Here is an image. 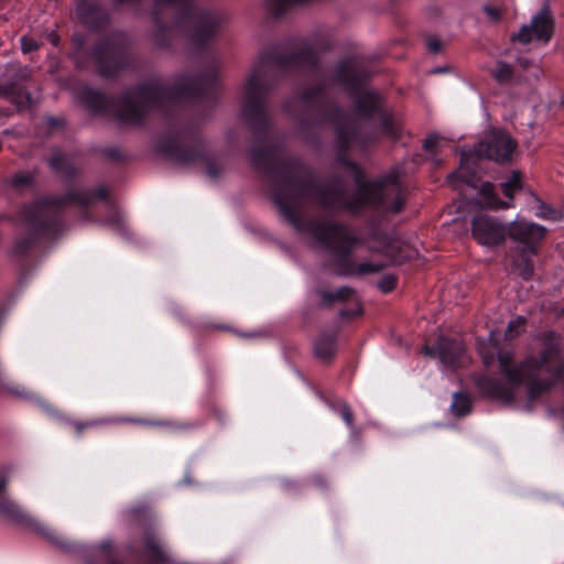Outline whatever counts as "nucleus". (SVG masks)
Returning a JSON list of instances; mask_svg holds the SVG:
<instances>
[{
    "label": "nucleus",
    "instance_id": "nucleus-8",
    "mask_svg": "<svg viewBox=\"0 0 564 564\" xmlns=\"http://www.w3.org/2000/svg\"><path fill=\"white\" fill-rule=\"evenodd\" d=\"M154 148L158 154L180 165L204 162L205 172L213 180L224 172L219 163L208 158L204 140L192 126L166 129L155 138Z\"/></svg>",
    "mask_w": 564,
    "mask_h": 564
},
{
    "label": "nucleus",
    "instance_id": "nucleus-43",
    "mask_svg": "<svg viewBox=\"0 0 564 564\" xmlns=\"http://www.w3.org/2000/svg\"><path fill=\"white\" fill-rule=\"evenodd\" d=\"M4 389L8 393H10L11 395L17 397V398L29 399L32 397L31 393H29L28 391H25L23 388H21L19 386L8 384L4 387Z\"/></svg>",
    "mask_w": 564,
    "mask_h": 564
},
{
    "label": "nucleus",
    "instance_id": "nucleus-40",
    "mask_svg": "<svg viewBox=\"0 0 564 564\" xmlns=\"http://www.w3.org/2000/svg\"><path fill=\"white\" fill-rule=\"evenodd\" d=\"M339 314L343 319H354L362 314V308L359 304H356L352 307L340 310Z\"/></svg>",
    "mask_w": 564,
    "mask_h": 564
},
{
    "label": "nucleus",
    "instance_id": "nucleus-28",
    "mask_svg": "<svg viewBox=\"0 0 564 564\" xmlns=\"http://www.w3.org/2000/svg\"><path fill=\"white\" fill-rule=\"evenodd\" d=\"M206 328L224 332V333L230 334L235 337L243 338V339L253 337L252 333L240 332L234 325L226 324V323H216V322L208 323L206 325Z\"/></svg>",
    "mask_w": 564,
    "mask_h": 564
},
{
    "label": "nucleus",
    "instance_id": "nucleus-16",
    "mask_svg": "<svg viewBox=\"0 0 564 564\" xmlns=\"http://www.w3.org/2000/svg\"><path fill=\"white\" fill-rule=\"evenodd\" d=\"M352 98V112L361 122H369L375 119L381 107V100L377 93L371 90H359L350 93Z\"/></svg>",
    "mask_w": 564,
    "mask_h": 564
},
{
    "label": "nucleus",
    "instance_id": "nucleus-32",
    "mask_svg": "<svg viewBox=\"0 0 564 564\" xmlns=\"http://www.w3.org/2000/svg\"><path fill=\"white\" fill-rule=\"evenodd\" d=\"M329 406L340 414L347 426L354 427V414L349 405L345 401H337L329 404Z\"/></svg>",
    "mask_w": 564,
    "mask_h": 564
},
{
    "label": "nucleus",
    "instance_id": "nucleus-54",
    "mask_svg": "<svg viewBox=\"0 0 564 564\" xmlns=\"http://www.w3.org/2000/svg\"><path fill=\"white\" fill-rule=\"evenodd\" d=\"M562 313L564 314V308H563V312H562Z\"/></svg>",
    "mask_w": 564,
    "mask_h": 564
},
{
    "label": "nucleus",
    "instance_id": "nucleus-22",
    "mask_svg": "<svg viewBox=\"0 0 564 564\" xmlns=\"http://www.w3.org/2000/svg\"><path fill=\"white\" fill-rule=\"evenodd\" d=\"M37 171H18L9 178V185L17 192L33 191L36 187Z\"/></svg>",
    "mask_w": 564,
    "mask_h": 564
},
{
    "label": "nucleus",
    "instance_id": "nucleus-37",
    "mask_svg": "<svg viewBox=\"0 0 564 564\" xmlns=\"http://www.w3.org/2000/svg\"><path fill=\"white\" fill-rule=\"evenodd\" d=\"M543 341L546 345V348L542 352H560L557 350L558 337L555 332H544Z\"/></svg>",
    "mask_w": 564,
    "mask_h": 564
},
{
    "label": "nucleus",
    "instance_id": "nucleus-15",
    "mask_svg": "<svg viewBox=\"0 0 564 564\" xmlns=\"http://www.w3.org/2000/svg\"><path fill=\"white\" fill-rule=\"evenodd\" d=\"M76 15L86 28L100 32L109 22L110 14L99 0H77Z\"/></svg>",
    "mask_w": 564,
    "mask_h": 564
},
{
    "label": "nucleus",
    "instance_id": "nucleus-46",
    "mask_svg": "<svg viewBox=\"0 0 564 564\" xmlns=\"http://www.w3.org/2000/svg\"><path fill=\"white\" fill-rule=\"evenodd\" d=\"M106 155L115 161H119L122 159V153L119 149L116 148H109L106 150Z\"/></svg>",
    "mask_w": 564,
    "mask_h": 564
},
{
    "label": "nucleus",
    "instance_id": "nucleus-4",
    "mask_svg": "<svg viewBox=\"0 0 564 564\" xmlns=\"http://www.w3.org/2000/svg\"><path fill=\"white\" fill-rule=\"evenodd\" d=\"M482 361L488 369L497 365L505 382L478 375L477 387L505 403L514 401L522 386L528 398L535 400L564 377V355H484Z\"/></svg>",
    "mask_w": 564,
    "mask_h": 564
},
{
    "label": "nucleus",
    "instance_id": "nucleus-42",
    "mask_svg": "<svg viewBox=\"0 0 564 564\" xmlns=\"http://www.w3.org/2000/svg\"><path fill=\"white\" fill-rule=\"evenodd\" d=\"M429 51L433 54H438L442 51L443 44L441 40L434 35H429L425 39Z\"/></svg>",
    "mask_w": 564,
    "mask_h": 564
},
{
    "label": "nucleus",
    "instance_id": "nucleus-11",
    "mask_svg": "<svg viewBox=\"0 0 564 564\" xmlns=\"http://www.w3.org/2000/svg\"><path fill=\"white\" fill-rule=\"evenodd\" d=\"M499 186L505 199L500 198L492 183L484 182L481 184L479 196L484 207L494 210H505L514 207V196L523 188L522 173L518 170L512 171Z\"/></svg>",
    "mask_w": 564,
    "mask_h": 564
},
{
    "label": "nucleus",
    "instance_id": "nucleus-51",
    "mask_svg": "<svg viewBox=\"0 0 564 564\" xmlns=\"http://www.w3.org/2000/svg\"><path fill=\"white\" fill-rule=\"evenodd\" d=\"M322 356H323V357H325L326 361H328V357H329V355L324 354V355H322Z\"/></svg>",
    "mask_w": 564,
    "mask_h": 564
},
{
    "label": "nucleus",
    "instance_id": "nucleus-36",
    "mask_svg": "<svg viewBox=\"0 0 564 564\" xmlns=\"http://www.w3.org/2000/svg\"><path fill=\"white\" fill-rule=\"evenodd\" d=\"M397 283L398 278L394 274H386L378 282V288L382 293L388 294L397 288Z\"/></svg>",
    "mask_w": 564,
    "mask_h": 564
},
{
    "label": "nucleus",
    "instance_id": "nucleus-47",
    "mask_svg": "<svg viewBox=\"0 0 564 564\" xmlns=\"http://www.w3.org/2000/svg\"><path fill=\"white\" fill-rule=\"evenodd\" d=\"M94 422H87V423H75L74 426L78 433H80L85 427L94 425Z\"/></svg>",
    "mask_w": 564,
    "mask_h": 564
},
{
    "label": "nucleus",
    "instance_id": "nucleus-27",
    "mask_svg": "<svg viewBox=\"0 0 564 564\" xmlns=\"http://www.w3.org/2000/svg\"><path fill=\"white\" fill-rule=\"evenodd\" d=\"M378 120L380 131L391 138L398 137V128L392 117L382 108L375 117Z\"/></svg>",
    "mask_w": 564,
    "mask_h": 564
},
{
    "label": "nucleus",
    "instance_id": "nucleus-41",
    "mask_svg": "<svg viewBox=\"0 0 564 564\" xmlns=\"http://www.w3.org/2000/svg\"><path fill=\"white\" fill-rule=\"evenodd\" d=\"M482 10L487 14L488 19L494 23H498L502 18L501 10L494 6L485 4Z\"/></svg>",
    "mask_w": 564,
    "mask_h": 564
},
{
    "label": "nucleus",
    "instance_id": "nucleus-30",
    "mask_svg": "<svg viewBox=\"0 0 564 564\" xmlns=\"http://www.w3.org/2000/svg\"><path fill=\"white\" fill-rule=\"evenodd\" d=\"M452 410L456 416L466 415L470 411V400L463 393H455L453 397Z\"/></svg>",
    "mask_w": 564,
    "mask_h": 564
},
{
    "label": "nucleus",
    "instance_id": "nucleus-34",
    "mask_svg": "<svg viewBox=\"0 0 564 564\" xmlns=\"http://www.w3.org/2000/svg\"><path fill=\"white\" fill-rule=\"evenodd\" d=\"M43 124L46 129V133L51 134L54 131L63 129L66 126V120L63 117L48 115L43 118Z\"/></svg>",
    "mask_w": 564,
    "mask_h": 564
},
{
    "label": "nucleus",
    "instance_id": "nucleus-53",
    "mask_svg": "<svg viewBox=\"0 0 564 564\" xmlns=\"http://www.w3.org/2000/svg\"><path fill=\"white\" fill-rule=\"evenodd\" d=\"M562 106L564 107V99L562 100Z\"/></svg>",
    "mask_w": 564,
    "mask_h": 564
},
{
    "label": "nucleus",
    "instance_id": "nucleus-18",
    "mask_svg": "<svg viewBox=\"0 0 564 564\" xmlns=\"http://www.w3.org/2000/svg\"><path fill=\"white\" fill-rule=\"evenodd\" d=\"M538 253H532L525 249L514 248L511 257V271L524 281H530L534 275L533 258Z\"/></svg>",
    "mask_w": 564,
    "mask_h": 564
},
{
    "label": "nucleus",
    "instance_id": "nucleus-49",
    "mask_svg": "<svg viewBox=\"0 0 564 564\" xmlns=\"http://www.w3.org/2000/svg\"><path fill=\"white\" fill-rule=\"evenodd\" d=\"M445 70H446L445 68L438 67V68L433 69L432 73L433 74H442V73H445Z\"/></svg>",
    "mask_w": 564,
    "mask_h": 564
},
{
    "label": "nucleus",
    "instance_id": "nucleus-5",
    "mask_svg": "<svg viewBox=\"0 0 564 564\" xmlns=\"http://www.w3.org/2000/svg\"><path fill=\"white\" fill-rule=\"evenodd\" d=\"M285 111L293 117L304 130L332 123L335 132L337 160L346 167V160L351 148L366 150L377 143L379 135L376 129L365 131L361 122L349 118L341 107L327 94L325 82L307 86L289 98L284 104Z\"/></svg>",
    "mask_w": 564,
    "mask_h": 564
},
{
    "label": "nucleus",
    "instance_id": "nucleus-24",
    "mask_svg": "<svg viewBox=\"0 0 564 564\" xmlns=\"http://www.w3.org/2000/svg\"><path fill=\"white\" fill-rule=\"evenodd\" d=\"M421 352H466V348L462 346V343L457 338L440 335L436 350L424 345Z\"/></svg>",
    "mask_w": 564,
    "mask_h": 564
},
{
    "label": "nucleus",
    "instance_id": "nucleus-6",
    "mask_svg": "<svg viewBox=\"0 0 564 564\" xmlns=\"http://www.w3.org/2000/svg\"><path fill=\"white\" fill-rule=\"evenodd\" d=\"M166 7L178 11L174 25L184 29L189 42L198 53H204L209 42L217 35L220 17L210 9L195 7L194 0H153L151 19L154 23L153 42L160 48L171 46V26L164 21Z\"/></svg>",
    "mask_w": 564,
    "mask_h": 564
},
{
    "label": "nucleus",
    "instance_id": "nucleus-14",
    "mask_svg": "<svg viewBox=\"0 0 564 564\" xmlns=\"http://www.w3.org/2000/svg\"><path fill=\"white\" fill-rule=\"evenodd\" d=\"M553 32L554 20L549 9L543 8L533 17L530 24L522 25L517 34L511 35V41L522 44H529L533 40L547 43L552 39Z\"/></svg>",
    "mask_w": 564,
    "mask_h": 564
},
{
    "label": "nucleus",
    "instance_id": "nucleus-50",
    "mask_svg": "<svg viewBox=\"0 0 564 564\" xmlns=\"http://www.w3.org/2000/svg\"><path fill=\"white\" fill-rule=\"evenodd\" d=\"M100 549H102V550H105V551H106V550H108V549H110V543H109V542H105V543H102V544L100 545Z\"/></svg>",
    "mask_w": 564,
    "mask_h": 564
},
{
    "label": "nucleus",
    "instance_id": "nucleus-10",
    "mask_svg": "<svg viewBox=\"0 0 564 564\" xmlns=\"http://www.w3.org/2000/svg\"><path fill=\"white\" fill-rule=\"evenodd\" d=\"M8 480L6 477L0 476V517L15 523L26 524L34 528L46 536L52 543L64 550H70L74 543L66 540L57 531L46 528L34 520L28 512H25L15 501H13L7 494Z\"/></svg>",
    "mask_w": 564,
    "mask_h": 564
},
{
    "label": "nucleus",
    "instance_id": "nucleus-9",
    "mask_svg": "<svg viewBox=\"0 0 564 564\" xmlns=\"http://www.w3.org/2000/svg\"><path fill=\"white\" fill-rule=\"evenodd\" d=\"M516 149L517 142L508 132L499 129L491 130L474 148V151H463L460 153L459 166L448 175V183L457 185L460 182L470 187H476L480 180L479 163L481 159L507 163L512 160Z\"/></svg>",
    "mask_w": 564,
    "mask_h": 564
},
{
    "label": "nucleus",
    "instance_id": "nucleus-13",
    "mask_svg": "<svg viewBox=\"0 0 564 564\" xmlns=\"http://www.w3.org/2000/svg\"><path fill=\"white\" fill-rule=\"evenodd\" d=\"M546 228L536 223L524 219L513 220L508 224V237L519 246L532 253H539V248L546 236Z\"/></svg>",
    "mask_w": 564,
    "mask_h": 564
},
{
    "label": "nucleus",
    "instance_id": "nucleus-21",
    "mask_svg": "<svg viewBox=\"0 0 564 564\" xmlns=\"http://www.w3.org/2000/svg\"><path fill=\"white\" fill-rule=\"evenodd\" d=\"M78 98L94 113L101 115L108 110L109 98L93 87L86 86L82 88Z\"/></svg>",
    "mask_w": 564,
    "mask_h": 564
},
{
    "label": "nucleus",
    "instance_id": "nucleus-26",
    "mask_svg": "<svg viewBox=\"0 0 564 564\" xmlns=\"http://www.w3.org/2000/svg\"><path fill=\"white\" fill-rule=\"evenodd\" d=\"M534 200L536 203L535 206V216L545 219V220H560L561 219V212L554 208L553 206L546 204L541 198L534 195Z\"/></svg>",
    "mask_w": 564,
    "mask_h": 564
},
{
    "label": "nucleus",
    "instance_id": "nucleus-12",
    "mask_svg": "<svg viewBox=\"0 0 564 564\" xmlns=\"http://www.w3.org/2000/svg\"><path fill=\"white\" fill-rule=\"evenodd\" d=\"M471 236L481 246L496 248L508 237V224L489 215L479 214L471 219Z\"/></svg>",
    "mask_w": 564,
    "mask_h": 564
},
{
    "label": "nucleus",
    "instance_id": "nucleus-52",
    "mask_svg": "<svg viewBox=\"0 0 564 564\" xmlns=\"http://www.w3.org/2000/svg\"><path fill=\"white\" fill-rule=\"evenodd\" d=\"M109 564H118V563H116V562H110Z\"/></svg>",
    "mask_w": 564,
    "mask_h": 564
},
{
    "label": "nucleus",
    "instance_id": "nucleus-35",
    "mask_svg": "<svg viewBox=\"0 0 564 564\" xmlns=\"http://www.w3.org/2000/svg\"><path fill=\"white\" fill-rule=\"evenodd\" d=\"M41 39L45 40L50 44H52L54 47L59 48L61 47V35L57 32V29L52 28H44L40 32Z\"/></svg>",
    "mask_w": 564,
    "mask_h": 564
},
{
    "label": "nucleus",
    "instance_id": "nucleus-1",
    "mask_svg": "<svg viewBox=\"0 0 564 564\" xmlns=\"http://www.w3.org/2000/svg\"><path fill=\"white\" fill-rule=\"evenodd\" d=\"M321 70L316 48L305 42L294 51L283 52L280 44L264 47L247 78L241 107L242 119L254 137L256 144L247 150L251 167L269 187L270 197L279 213L299 232L311 235L333 257L328 265L341 276H361L381 272L382 262L356 264L352 252L358 238L347 225L337 220H316L304 217L310 200L327 214L346 210L358 214L370 208L380 215L399 214L405 205L401 170L397 166L376 180H367L365 171L352 160H346L356 193L347 197L339 185L326 186L317 181L311 167L300 158L278 159L275 145H263L270 131L269 97L289 72L316 75Z\"/></svg>",
    "mask_w": 564,
    "mask_h": 564
},
{
    "label": "nucleus",
    "instance_id": "nucleus-48",
    "mask_svg": "<svg viewBox=\"0 0 564 564\" xmlns=\"http://www.w3.org/2000/svg\"><path fill=\"white\" fill-rule=\"evenodd\" d=\"M314 481L316 485H319V486H324L325 485V480L322 476H315L314 477Z\"/></svg>",
    "mask_w": 564,
    "mask_h": 564
},
{
    "label": "nucleus",
    "instance_id": "nucleus-33",
    "mask_svg": "<svg viewBox=\"0 0 564 564\" xmlns=\"http://www.w3.org/2000/svg\"><path fill=\"white\" fill-rule=\"evenodd\" d=\"M335 343L334 333H322L313 352H332L333 345Z\"/></svg>",
    "mask_w": 564,
    "mask_h": 564
},
{
    "label": "nucleus",
    "instance_id": "nucleus-45",
    "mask_svg": "<svg viewBox=\"0 0 564 564\" xmlns=\"http://www.w3.org/2000/svg\"><path fill=\"white\" fill-rule=\"evenodd\" d=\"M112 1L118 7L129 6V7H133V8H139L142 2V0H112Z\"/></svg>",
    "mask_w": 564,
    "mask_h": 564
},
{
    "label": "nucleus",
    "instance_id": "nucleus-19",
    "mask_svg": "<svg viewBox=\"0 0 564 564\" xmlns=\"http://www.w3.org/2000/svg\"><path fill=\"white\" fill-rule=\"evenodd\" d=\"M335 80L350 93H357L362 86L361 75L351 68L349 61H340L334 69Z\"/></svg>",
    "mask_w": 564,
    "mask_h": 564
},
{
    "label": "nucleus",
    "instance_id": "nucleus-7",
    "mask_svg": "<svg viewBox=\"0 0 564 564\" xmlns=\"http://www.w3.org/2000/svg\"><path fill=\"white\" fill-rule=\"evenodd\" d=\"M70 46V57L76 68L86 70L93 65L96 74L102 78L115 79L132 65L131 46L120 33L108 34L91 47L87 45L85 35L74 33Z\"/></svg>",
    "mask_w": 564,
    "mask_h": 564
},
{
    "label": "nucleus",
    "instance_id": "nucleus-44",
    "mask_svg": "<svg viewBox=\"0 0 564 564\" xmlns=\"http://www.w3.org/2000/svg\"><path fill=\"white\" fill-rule=\"evenodd\" d=\"M440 357H441L442 364H444L447 367L455 368V362H456V359L459 357V355L446 354V355H440Z\"/></svg>",
    "mask_w": 564,
    "mask_h": 564
},
{
    "label": "nucleus",
    "instance_id": "nucleus-2",
    "mask_svg": "<svg viewBox=\"0 0 564 564\" xmlns=\"http://www.w3.org/2000/svg\"><path fill=\"white\" fill-rule=\"evenodd\" d=\"M68 205L79 208L80 219L108 226L124 239L130 237L123 213L111 199L109 189L104 185L96 188L69 186L62 195L43 196L24 205L19 212L23 231L15 239L11 253L22 278L31 269L33 252L42 243L56 239L65 230V209Z\"/></svg>",
    "mask_w": 564,
    "mask_h": 564
},
{
    "label": "nucleus",
    "instance_id": "nucleus-20",
    "mask_svg": "<svg viewBox=\"0 0 564 564\" xmlns=\"http://www.w3.org/2000/svg\"><path fill=\"white\" fill-rule=\"evenodd\" d=\"M0 94L11 104L15 105L18 110L30 109L33 106V99L30 91L18 83L0 85Z\"/></svg>",
    "mask_w": 564,
    "mask_h": 564
},
{
    "label": "nucleus",
    "instance_id": "nucleus-29",
    "mask_svg": "<svg viewBox=\"0 0 564 564\" xmlns=\"http://www.w3.org/2000/svg\"><path fill=\"white\" fill-rule=\"evenodd\" d=\"M527 318L518 316L511 319L507 326L505 337L508 340H512L525 330Z\"/></svg>",
    "mask_w": 564,
    "mask_h": 564
},
{
    "label": "nucleus",
    "instance_id": "nucleus-17",
    "mask_svg": "<svg viewBox=\"0 0 564 564\" xmlns=\"http://www.w3.org/2000/svg\"><path fill=\"white\" fill-rule=\"evenodd\" d=\"M48 166L67 185H72L78 176V169L63 152H54L48 159Z\"/></svg>",
    "mask_w": 564,
    "mask_h": 564
},
{
    "label": "nucleus",
    "instance_id": "nucleus-23",
    "mask_svg": "<svg viewBox=\"0 0 564 564\" xmlns=\"http://www.w3.org/2000/svg\"><path fill=\"white\" fill-rule=\"evenodd\" d=\"M144 555L153 564H162L169 561L158 536L154 534L144 536Z\"/></svg>",
    "mask_w": 564,
    "mask_h": 564
},
{
    "label": "nucleus",
    "instance_id": "nucleus-39",
    "mask_svg": "<svg viewBox=\"0 0 564 564\" xmlns=\"http://www.w3.org/2000/svg\"><path fill=\"white\" fill-rule=\"evenodd\" d=\"M438 137L436 134L429 135L423 142L424 151L431 154H437Z\"/></svg>",
    "mask_w": 564,
    "mask_h": 564
},
{
    "label": "nucleus",
    "instance_id": "nucleus-3",
    "mask_svg": "<svg viewBox=\"0 0 564 564\" xmlns=\"http://www.w3.org/2000/svg\"><path fill=\"white\" fill-rule=\"evenodd\" d=\"M219 65L212 57L198 73L183 74L173 84L160 78L139 83L113 100L115 116L123 123L143 127L152 111L166 112L184 101L213 105L218 94Z\"/></svg>",
    "mask_w": 564,
    "mask_h": 564
},
{
    "label": "nucleus",
    "instance_id": "nucleus-25",
    "mask_svg": "<svg viewBox=\"0 0 564 564\" xmlns=\"http://www.w3.org/2000/svg\"><path fill=\"white\" fill-rule=\"evenodd\" d=\"M322 301V306H332L334 303H340L349 300L354 290L349 286H340L335 291L317 290Z\"/></svg>",
    "mask_w": 564,
    "mask_h": 564
},
{
    "label": "nucleus",
    "instance_id": "nucleus-31",
    "mask_svg": "<svg viewBox=\"0 0 564 564\" xmlns=\"http://www.w3.org/2000/svg\"><path fill=\"white\" fill-rule=\"evenodd\" d=\"M491 75L497 82L501 84L508 83L512 79L513 68L511 65L505 62H498L496 67L492 69Z\"/></svg>",
    "mask_w": 564,
    "mask_h": 564
},
{
    "label": "nucleus",
    "instance_id": "nucleus-38",
    "mask_svg": "<svg viewBox=\"0 0 564 564\" xmlns=\"http://www.w3.org/2000/svg\"><path fill=\"white\" fill-rule=\"evenodd\" d=\"M40 47L41 43L37 40L26 35L21 37V50L24 54L35 52L40 50Z\"/></svg>",
    "mask_w": 564,
    "mask_h": 564
}]
</instances>
